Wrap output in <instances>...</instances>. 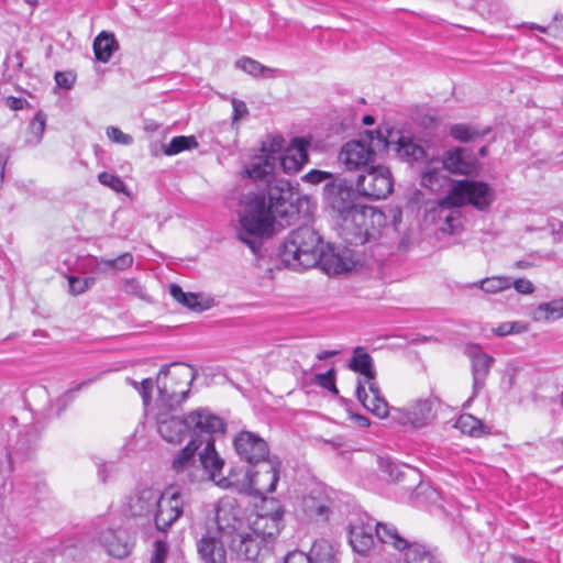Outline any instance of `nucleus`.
<instances>
[{"instance_id":"1","label":"nucleus","mask_w":563,"mask_h":563,"mask_svg":"<svg viewBox=\"0 0 563 563\" xmlns=\"http://www.w3.org/2000/svg\"><path fill=\"white\" fill-rule=\"evenodd\" d=\"M156 424L159 435L168 443L180 444L187 437L189 442L174 456L170 470L181 484L213 482L225 486L222 475L223 459L214 448V434H223V420L207 408H199L186 417L172 412L175 409L156 408Z\"/></svg>"},{"instance_id":"2","label":"nucleus","mask_w":563,"mask_h":563,"mask_svg":"<svg viewBox=\"0 0 563 563\" xmlns=\"http://www.w3.org/2000/svg\"><path fill=\"white\" fill-rule=\"evenodd\" d=\"M275 153L269 144L263 143L262 154L255 156L245 168L247 176L254 180L265 179L267 183V201L263 195L249 192L240 200L238 238L253 252L258 247V239L271 235L276 225L283 227L277 219L284 218L291 207L292 196L290 185L285 179H275L272 183L275 167Z\"/></svg>"},{"instance_id":"3","label":"nucleus","mask_w":563,"mask_h":563,"mask_svg":"<svg viewBox=\"0 0 563 563\" xmlns=\"http://www.w3.org/2000/svg\"><path fill=\"white\" fill-rule=\"evenodd\" d=\"M494 200L493 188L484 181L470 179L454 181L448 194L438 202L439 216L444 219L442 232L452 235L461 230L460 208L471 205L479 211H486Z\"/></svg>"},{"instance_id":"4","label":"nucleus","mask_w":563,"mask_h":563,"mask_svg":"<svg viewBox=\"0 0 563 563\" xmlns=\"http://www.w3.org/2000/svg\"><path fill=\"white\" fill-rule=\"evenodd\" d=\"M284 527V509L278 500L264 499L255 514L247 518L246 534L233 543V552L240 558L255 561L263 547L279 534Z\"/></svg>"},{"instance_id":"5","label":"nucleus","mask_w":563,"mask_h":563,"mask_svg":"<svg viewBox=\"0 0 563 563\" xmlns=\"http://www.w3.org/2000/svg\"><path fill=\"white\" fill-rule=\"evenodd\" d=\"M323 241L309 225L292 230L282 245L279 256L290 269L300 271L314 267L321 258Z\"/></svg>"},{"instance_id":"6","label":"nucleus","mask_w":563,"mask_h":563,"mask_svg":"<svg viewBox=\"0 0 563 563\" xmlns=\"http://www.w3.org/2000/svg\"><path fill=\"white\" fill-rule=\"evenodd\" d=\"M196 377L197 371L190 365L174 363L163 366L156 378V408H178L187 398Z\"/></svg>"},{"instance_id":"7","label":"nucleus","mask_w":563,"mask_h":563,"mask_svg":"<svg viewBox=\"0 0 563 563\" xmlns=\"http://www.w3.org/2000/svg\"><path fill=\"white\" fill-rule=\"evenodd\" d=\"M374 532L383 543H389L395 549L406 547V539L401 538L393 525L375 521L367 516H360L350 523L349 541L352 549L367 555L374 545Z\"/></svg>"},{"instance_id":"8","label":"nucleus","mask_w":563,"mask_h":563,"mask_svg":"<svg viewBox=\"0 0 563 563\" xmlns=\"http://www.w3.org/2000/svg\"><path fill=\"white\" fill-rule=\"evenodd\" d=\"M383 212L371 206L360 205L336 221L340 236L349 244L363 245L378 232Z\"/></svg>"},{"instance_id":"9","label":"nucleus","mask_w":563,"mask_h":563,"mask_svg":"<svg viewBox=\"0 0 563 563\" xmlns=\"http://www.w3.org/2000/svg\"><path fill=\"white\" fill-rule=\"evenodd\" d=\"M195 484H181L175 477V485L161 490L159 501L156 503L152 520L159 531L168 530L185 512L189 505V495L183 487Z\"/></svg>"},{"instance_id":"10","label":"nucleus","mask_w":563,"mask_h":563,"mask_svg":"<svg viewBox=\"0 0 563 563\" xmlns=\"http://www.w3.org/2000/svg\"><path fill=\"white\" fill-rule=\"evenodd\" d=\"M216 529L222 538L229 542L233 551V543L246 534L247 520L244 518L242 508L231 497L221 498L214 506Z\"/></svg>"},{"instance_id":"11","label":"nucleus","mask_w":563,"mask_h":563,"mask_svg":"<svg viewBox=\"0 0 563 563\" xmlns=\"http://www.w3.org/2000/svg\"><path fill=\"white\" fill-rule=\"evenodd\" d=\"M394 176L388 166L371 165L357 175L355 188L358 195L369 200L387 198L394 190Z\"/></svg>"},{"instance_id":"12","label":"nucleus","mask_w":563,"mask_h":563,"mask_svg":"<svg viewBox=\"0 0 563 563\" xmlns=\"http://www.w3.org/2000/svg\"><path fill=\"white\" fill-rule=\"evenodd\" d=\"M284 143L283 137H274L269 141L271 151L275 153V167L282 168L285 173H297L308 161V143L297 137L282 152Z\"/></svg>"},{"instance_id":"13","label":"nucleus","mask_w":563,"mask_h":563,"mask_svg":"<svg viewBox=\"0 0 563 563\" xmlns=\"http://www.w3.org/2000/svg\"><path fill=\"white\" fill-rule=\"evenodd\" d=\"M439 401L434 396L418 398L408 408H393V418L402 426L421 428L435 416Z\"/></svg>"},{"instance_id":"14","label":"nucleus","mask_w":563,"mask_h":563,"mask_svg":"<svg viewBox=\"0 0 563 563\" xmlns=\"http://www.w3.org/2000/svg\"><path fill=\"white\" fill-rule=\"evenodd\" d=\"M256 470L249 467L245 473L243 484L257 494H268L276 489L279 479V463L267 460L263 463L254 464Z\"/></svg>"},{"instance_id":"15","label":"nucleus","mask_w":563,"mask_h":563,"mask_svg":"<svg viewBox=\"0 0 563 563\" xmlns=\"http://www.w3.org/2000/svg\"><path fill=\"white\" fill-rule=\"evenodd\" d=\"M358 263L356 253L346 246H323L319 265L329 275L352 271Z\"/></svg>"},{"instance_id":"16","label":"nucleus","mask_w":563,"mask_h":563,"mask_svg":"<svg viewBox=\"0 0 563 563\" xmlns=\"http://www.w3.org/2000/svg\"><path fill=\"white\" fill-rule=\"evenodd\" d=\"M236 454L251 465L263 463L269 455L266 441L251 431H241L233 440Z\"/></svg>"},{"instance_id":"17","label":"nucleus","mask_w":563,"mask_h":563,"mask_svg":"<svg viewBox=\"0 0 563 563\" xmlns=\"http://www.w3.org/2000/svg\"><path fill=\"white\" fill-rule=\"evenodd\" d=\"M356 397L362 405L378 418H386L389 415V407L382 396L379 386L376 382V372L373 378L358 379L356 386Z\"/></svg>"},{"instance_id":"18","label":"nucleus","mask_w":563,"mask_h":563,"mask_svg":"<svg viewBox=\"0 0 563 563\" xmlns=\"http://www.w3.org/2000/svg\"><path fill=\"white\" fill-rule=\"evenodd\" d=\"M374 150L362 141H350L340 151L339 161L349 170L361 173L369 167V161L374 157Z\"/></svg>"},{"instance_id":"19","label":"nucleus","mask_w":563,"mask_h":563,"mask_svg":"<svg viewBox=\"0 0 563 563\" xmlns=\"http://www.w3.org/2000/svg\"><path fill=\"white\" fill-rule=\"evenodd\" d=\"M161 490L154 487L137 488L128 499V510L133 517L153 518Z\"/></svg>"},{"instance_id":"20","label":"nucleus","mask_w":563,"mask_h":563,"mask_svg":"<svg viewBox=\"0 0 563 563\" xmlns=\"http://www.w3.org/2000/svg\"><path fill=\"white\" fill-rule=\"evenodd\" d=\"M465 354L472 363L473 397L485 386L486 377L494 363V358L486 354L477 344H470L465 347Z\"/></svg>"},{"instance_id":"21","label":"nucleus","mask_w":563,"mask_h":563,"mask_svg":"<svg viewBox=\"0 0 563 563\" xmlns=\"http://www.w3.org/2000/svg\"><path fill=\"white\" fill-rule=\"evenodd\" d=\"M217 534L212 528H207L197 540V553L202 563H227V551Z\"/></svg>"},{"instance_id":"22","label":"nucleus","mask_w":563,"mask_h":563,"mask_svg":"<svg viewBox=\"0 0 563 563\" xmlns=\"http://www.w3.org/2000/svg\"><path fill=\"white\" fill-rule=\"evenodd\" d=\"M100 542L109 555L123 559L134 545L132 536L124 529H106L100 533Z\"/></svg>"},{"instance_id":"23","label":"nucleus","mask_w":563,"mask_h":563,"mask_svg":"<svg viewBox=\"0 0 563 563\" xmlns=\"http://www.w3.org/2000/svg\"><path fill=\"white\" fill-rule=\"evenodd\" d=\"M325 199L328 206L336 214V221L354 210L358 205L355 203V197L353 191L342 185H327L325 186Z\"/></svg>"},{"instance_id":"24","label":"nucleus","mask_w":563,"mask_h":563,"mask_svg":"<svg viewBox=\"0 0 563 563\" xmlns=\"http://www.w3.org/2000/svg\"><path fill=\"white\" fill-rule=\"evenodd\" d=\"M382 141L385 146L393 148L402 159L419 161L427 157L424 148L409 136L399 135L396 141L393 139H383Z\"/></svg>"},{"instance_id":"25","label":"nucleus","mask_w":563,"mask_h":563,"mask_svg":"<svg viewBox=\"0 0 563 563\" xmlns=\"http://www.w3.org/2000/svg\"><path fill=\"white\" fill-rule=\"evenodd\" d=\"M441 162L445 170L453 174L470 176L476 172L475 159L466 156L462 148H455L446 152L443 161Z\"/></svg>"},{"instance_id":"26","label":"nucleus","mask_w":563,"mask_h":563,"mask_svg":"<svg viewBox=\"0 0 563 563\" xmlns=\"http://www.w3.org/2000/svg\"><path fill=\"white\" fill-rule=\"evenodd\" d=\"M444 166L440 161H432L422 172L421 185L432 191L442 188L446 183V175L444 174Z\"/></svg>"},{"instance_id":"27","label":"nucleus","mask_w":563,"mask_h":563,"mask_svg":"<svg viewBox=\"0 0 563 563\" xmlns=\"http://www.w3.org/2000/svg\"><path fill=\"white\" fill-rule=\"evenodd\" d=\"M118 48L119 43L112 33L103 31L93 41L95 56L101 63H108Z\"/></svg>"},{"instance_id":"28","label":"nucleus","mask_w":563,"mask_h":563,"mask_svg":"<svg viewBox=\"0 0 563 563\" xmlns=\"http://www.w3.org/2000/svg\"><path fill=\"white\" fill-rule=\"evenodd\" d=\"M398 550L405 553L408 563H439L438 556L432 551L417 542L406 540V547Z\"/></svg>"},{"instance_id":"29","label":"nucleus","mask_w":563,"mask_h":563,"mask_svg":"<svg viewBox=\"0 0 563 563\" xmlns=\"http://www.w3.org/2000/svg\"><path fill=\"white\" fill-rule=\"evenodd\" d=\"M349 367L365 378H373L375 373L373 358L362 346L354 349Z\"/></svg>"},{"instance_id":"30","label":"nucleus","mask_w":563,"mask_h":563,"mask_svg":"<svg viewBox=\"0 0 563 563\" xmlns=\"http://www.w3.org/2000/svg\"><path fill=\"white\" fill-rule=\"evenodd\" d=\"M537 322H552L563 317V300H553L539 305L531 313Z\"/></svg>"},{"instance_id":"31","label":"nucleus","mask_w":563,"mask_h":563,"mask_svg":"<svg viewBox=\"0 0 563 563\" xmlns=\"http://www.w3.org/2000/svg\"><path fill=\"white\" fill-rule=\"evenodd\" d=\"M311 563H336L334 547L327 540H317L308 554Z\"/></svg>"},{"instance_id":"32","label":"nucleus","mask_w":563,"mask_h":563,"mask_svg":"<svg viewBox=\"0 0 563 563\" xmlns=\"http://www.w3.org/2000/svg\"><path fill=\"white\" fill-rule=\"evenodd\" d=\"M235 67L242 69L255 78H272L276 71L275 69L267 67L250 57H242L238 59L235 62Z\"/></svg>"},{"instance_id":"33","label":"nucleus","mask_w":563,"mask_h":563,"mask_svg":"<svg viewBox=\"0 0 563 563\" xmlns=\"http://www.w3.org/2000/svg\"><path fill=\"white\" fill-rule=\"evenodd\" d=\"M169 294L177 302L190 310L202 311L207 308V306L202 305L197 294L185 292L177 284H172L169 286Z\"/></svg>"},{"instance_id":"34","label":"nucleus","mask_w":563,"mask_h":563,"mask_svg":"<svg viewBox=\"0 0 563 563\" xmlns=\"http://www.w3.org/2000/svg\"><path fill=\"white\" fill-rule=\"evenodd\" d=\"M455 428L459 429L462 433L475 438L487 433V429L483 422L470 413L461 415L455 422Z\"/></svg>"},{"instance_id":"35","label":"nucleus","mask_w":563,"mask_h":563,"mask_svg":"<svg viewBox=\"0 0 563 563\" xmlns=\"http://www.w3.org/2000/svg\"><path fill=\"white\" fill-rule=\"evenodd\" d=\"M96 264L98 265V271L100 273H106L108 271H124L132 266L133 256L131 253H123L113 260H104L95 257Z\"/></svg>"},{"instance_id":"36","label":"nucleus","mask_w":563,"mask_h":563,"mask_svg":"<svg viewBox=\"0 0 563 563\" xmlns=\"http://www.w3.org/2000/svg\"><path fill=\"white\" fill-rule=\"evenodd\" d=\"M45 114L42 111H38L31 120L26 130L25 143L27 145L34 146L41 142L45 131Z\"/></svg>"},{"instance_id":"37","label":"nucleus","mask_w":563,"mask_h":563,"mask_svg":"<svg viewBox=\"0 0 563 563\" xmlns=\"http://www.w3.org/2000/svg\"><path fill=\"white\" fill-rule=\"evenodd\" d=\"M489 128L479 130L476 126L460 123L451 126L450 134L452 137L460 142H468L484 136L485 134L489 133Z\"/></svg>"},{"instance_id":"38","label":"nucleus","mask_w":563,"mask_h":563,"mask_svg":"<svg viewBox=\"0 0 563 563\" xmlns=\"http://www.w3.org/2000/svg\"><path fill=\"white\" fill-rule=\"evenodd\" d=\"M198 146L194 136H175L165 146L164 153L168 156L176 155L185 150H191Z\"/></svg>"},{"instance_id":"39","label":"nucleus","mask_w":563,"mask_h":563,"mask_svg":"<svg viewBox=\"0 0 563 563\" xmlns=\"http://www.w3.org/2000/svg\"><path fill=\"white\" fill-rule=\"evenodd\" d=\"M474 286H478L485 292L496 294L505 289H509L511 286V280L507 277L494 276L475 283Z\"/></svg>"},{"instance_id":"40","label":"nucleus","mask_w":563,"mask_h":563,"mask_svg":"<svg viewBox=\"0 0 563 563\" xmlns=\"http://www.w3.org/2000/svg\"><path fill=\"white\" fill-rule=\"evenodd\" d=\"M301 507L308 518L324 517L328 514V507L313 496L303 497Z\"/></svg>"},{"instance_id":"41","label":"nucleus","mask_w":563,"mask_h":563,"mask_svg":"<svg viewBox=\"0 0 563 563\" xmlns=\"http://www.w3.org/2000/svg\"><path fill=\"white\" fill-rule=\"evenodd\" d=\"M98 180L106 187H109L115 192H125L126 186L123 180L114 175L107 172H102L98 175Z\"/></svg>"},{"instance_id":"42","label":"nucleus","mask_w":563,"mask_h":563,"mask_svg":"<svg viewBox=\"0 0 563 563\" xmlns=\"http://www.w3.org/2000/svg\"><path fill=\"white\" fill-rule=\"evenodd\" d=\"M121 289L129 295H133L140 299L147 300L145 288L135 278H126L122 280Z\"/></svg>"},{"instance_id":"43","label":"nucleus","mask_w":563,"mask_h":563,"mask_svg":"<svg viewBox=\"0 0 563 563\" xmlns=\"http://www.w3.org/2000/svg\"><path fill=\"white\" fill-rule=\"evenodd\" d=\"M95 282H96V279L93 277L81 278V277L70 276L68 278L69 291L73 295H80V294L85 292L87 289H89L95 284Z\"/></svg>"},{"instance_id":"44","label":"nucleus","mask_w":563,"mask_h":563,"mask_svg":"<svg viewBox=\"0 0 563 563\" xmlns=\"http://www.w3.org/2000/svg\"><path fill=\"white\" fill-rule=\"evenodd\" d=\"M126 382L131 384L142 396L145 406L150 404L151 393L154 388V383L151 378L143 379L140 384L131 378H126Z\"/></svg>"},{"instance_id":"45","label":"nucleus","mask_w":563,"mask_h":563,"mask_svg":"<svg viewBox=\"0 0 563 563\" xmlns=\"http://www.w3.org/2000/svg\"><path fill=\"white\" fill-rule=\"evenodd\" d=\"M168 555V545L162 540H156L150 563H165Z\"/></svg>"},{"instance_id":"46","label":"nucleus","mask_w":563,"mask_h":563,"mask_svg":"<svg viewBox=\"0 0 563 563\" xmlns=\"http://www.w3.org/2000/svg\"><path fill=\"white\" fill-rule=\"evenodd\" d=\"M495 333L499 336H505L512 333H521L527 331V327L519 322H505L498 325Z\"/></svg>"},{"instance_id":"47","label":"nucleus","mask_w":563,"mask_h":563,"mask_svg":"<svg viewBox=\"0 0 563 563\" xmlns=\"http://www.w3.org/2000/svg\"><path fill=\"white\" fill-rule=\"evenodd\" d=\"M382 467L383 471L387 474L388 479L393 482H398L405 476V472L401 470V467L391 461L383 462Z\"/></svg>"},{"instance_id":"48","label":"nucleus","mask_w":563,"mask_h":563,"mask_svg":"<svg viewBox=\"0 0 563 563\" xmlns=\"http://www.w3.org/2000/svg\"><path fill=\"white\" fill-rule=\"evenodd\" d=\"M108 137L118 144L129 145L133 142L131 135L123 133L119 128L109 126L107 129Z\"/></svg>"},{"instance_id":"49","label":"nucleus","mask_w":563,"mask_h":563,"mask_svg":"<svg viewBox=\"0 0 563 563\" xmlns=\"http://www.w3.org/2000/svg\"><path fill=\"white\" fill-rule=\"evenodd\" d=\"M331 177L332 175L328 172L312 169L303 176V180L316 185Z\"/></svg>"},{"instance_id":"50","label":"nucleus","mask_w":563,"mask_h":563,"mask_svg":"<svg viewBox=\"0 0 563 563\" xmlns=\"http://www.w3.org/2000/svg\"><path fill=\"white\" fill-rule=\"evenodd\" d=\"M318 382L322 387L328 388L333 393H338V389L334 385V376L332 369L325 374L318 375Z\"/></svg>"},{"instance_id":"51","label":"nucleus","mask_w":563,"mask_h":563,"mask_svg":"<svg viewBox=\"0 0 563 563\" xmlns=\"http://www.w3.org/2000/svg\"><path fill=\"white\" fill-rule=\"evenodd\" d=\"M55 80L58 87L70 89L74 85L75 78L70 74L57 71L55 74Z\"/></svg>"},{"instance_id":"52","label":"nucleus","mask_w":563,"mask_h":563,"mask_svg":"<svg viewBox=\"0 0 563 563\" xmlns=\"http://www.w3.org/2000/svg\"><path fill=\"white\" fill-rule=\"evenodd\" d=\"M233 120H239L247 114V107L244 101L232 99Z\"/></svg>"},{"instance_id":"53","label":"nucleus","mask_w":563,"mask_h":563,"mask_svg":"<svg viewBox=\"0 0 563 563\" xmlns=\"http://www.w3.org/2000/svg\"><path fill=\"white\" fill-rule=\"evenodd\" d=\"M284 563H311V561L309 560L308 554L295 551L287 554Z\"/></svg>"},{"instance_id":"54","label":"nucleus","mask_w":563,"mask_h":563,"mask_svg":"<svg viewBox=\"0 0 563 563\" xmlns=\"http://www.w3.org/2000/svg\"><path fill=\"white\" fill-rule=\"evenodd\" d=\"M511 284L514 285L515 289L520 294H531L533 291V285L528 279L519 278Z\"/></svg>"},{"instance_id":"55","label":"nucleus","mask_w":563,"mask_h":563,"mask_svg":"<svg viewBox=\"0 0 563 563\" xmlns=\"http://www.w3.org/2000/svg\"><path fill=\"white\" fill-rule=\"evenodd\" d=\"M551 233L555 235L556 241H563V222L559 220H552L549 223Z\"/></svg>"},{"instance_id":"56","label":"nucleus","mask_w":563,"mask_h":563,"mask_svg":"<svg viewBox=\"0 0 563 563\" xmlns=\"http://www.w3.org/2000/svg\"><path fill=\"white\" fill-rule=\"evenodd\" d=\"M7 158H8L7 152L1 146L0 147V186L2 185L3 177H4V166H5V163H7Z\"/></svg>"},{"instance_id":"57","label":"nucleus","mask_w":563,"mask_h":563,"mask_svg":"<svg viewBox=\"0 0 563 563\" xmlns=\"http://www.w3.org/2000/svg\"><path fill=\"white\" fill-rule=\"evenodd\" d=\"M7 104L12 110H20L23 108L24 100L20 98L9 97L7 99Z\"/></svg>"},{"instance_id":"58","label":"nucleus","mask_w":563,"mask_h":563,"mask_svg":"<svg viewBox=\"0 0 563 563\" xmlns=\"http://www.w3.org/2000/svg\"><path fill=\"white\" fill-rule=\"evenodd\" d=\"M357 421H358L360 426H362V427L369 426V421H368V419L366 417L358 416L357 417Z\"/></svg>"},{"instance_id":"59","label":"nucleus","mask_w":563,"mask_h":563,"mask_svg":"<svg viewBox=\"0 0 563 563\" xmlns=\"http://www.w3.org/2000/svg\"><path fill=\"white\" fill-rule=\"evenodd\" d=\"M362 122L366 125H371L374 123V118L372 115H364Z\"/></svg>"},{"instance_id":"60","label":"nucleus","mask_w":563,"mask_h":563,"mask_svg":"<svg viewBox=\"0 0 563 563\" xmlns=\"http://www.w3.org/2000/svg\"><path fill=\"white\" fill-rule=\"evenodd\" d=\"M333 354H334V352H324V354L319 355L318 357H319L320 360H322V358H324V357H327V356H330V355H333Z\"/></svg>"},{"instance_id":"61","label":"nucleus","mask_w":563,"mask_h":563,"mask_svg":"<svg viewBox=\"0 0 563 563\" xmlns=\"http://www.w3.org/2000/svg\"><path fill=\"white\" fill-rule=\"evenodd\" d=\"M479 154H481V156H486V154H487V147H486V146H483V147L479 150Z\"/></svg>"},{"instance_id":"62","label":"nucleus","mask_w":563,"mask_h":563,"mask_svg":"<svg viewBox=\"0 0 563 563\" xmlns=\"http://www.w3.org/2000/svg\"><path fill=\"white\" fill-rule=\"evenodd\" d=\"M99 476L101 477V479L104 482L106 481V477L103 476V471H99Z\"/></svg>"},{"instance_id":"63","label":"nucleus","mask_w":563,"mask_h":563,"mask_svg":"<svg viewBox=\"0 0 563 563\" xmlns=\"http://www.w3.org/2000/svg\"><path fill=\"white\" fill-rule=\"evenodd\" d=\"M536 29H538L539 31H541V32H543V33H544V32H547V29H545V27H542V26H536Z\"/></svg>"}]
</instances>
